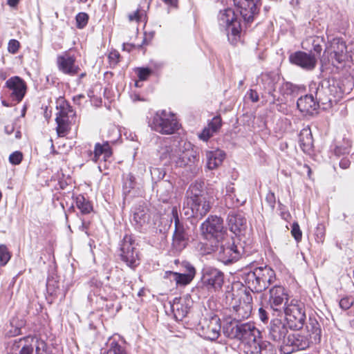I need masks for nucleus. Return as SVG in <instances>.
Here are the masks:
<instances>
[{"mask_svg": "<svg viewBox=\"0 0 354 354\" xmlns=\"http://www.w3.org/2000/svg\"><path fill=\"white\" fill-rule=\"evenodd\" d=\"M165 154L169 158V162L178 167H184L198 160V153L191 142L183 140L167 147Z\"/></svg>", "mask_w": 354, "mask_h": 354, "instance_id": "1", "label": "nucleus"}, {"mask_svg": "<svg viewBox=\"0 0 354 354\" xmlns=\"http://www.w3.org/2000/svg\"><path fill=\"white\" fill-rule=\"evenodd\" d=\"M243 279L252 292H261L274 282L276 275L270 267H259L252 271L244 272Z\"/></svg>", "mask_w": 354, "mask_h": 354, "instance_id": "2", "label": "nucleus"}, {"mask_svg": "<svg viewBox=\"0 0 354 354\" xmlns=\"http://www.w3.org/2000/svg\"><path fill=\"white\" fill-rule=\"evenodd\" d=\"M218 21L220 28L225 31L232 44L236 45L241 41L243 28L241 18L233 9L226 8L221 10L218 15Z\"/></svg>", "mask_w": 354, "mask_h": 354, "instance_id": "3", "label": "nucleus"}, {"mask_svg": "<svg viewBox=\"0 0 354 354\" xmlns=\"http://www.w3.org/2000/svg\"><path fill=\"white\" fill-rule=\"evenodd\" d=\"M225 301L235 320L240 322L250 316L252 310V297L249 292L244 291L239 297L233 291L228 290L225 292Z\"/></svg>", "mask_w": 354, "mask_h": 354, "instance_id": "4", "label": "nucleus"}, {"mask_svg": "<svg viewBox=\"0 0 354 354\" xmlns=\"http://www.w3.org/2000/svg\"><path fill=\"white\" fill-rule=\"evenodd\" d=\"M149 126L161 134L170 135L178 130L180 124L174 113L161 110L158 111L149 120Z\"/></svg>", "mask_w": 354, "mask_h": 354, "instance_id": "5", "label": "nucleus"}, {"mask_svg": "<svg viewBox=\"0 0 354 354\" xmlns=\"http://www.w3.org/2000/svg\"><path fill=\"white\" fill-rule=\"evenodd\" d=\"M282 310L286 316V321L290 329L299 330L303 328L306 320L304 304L299 299H292L285 303Z\"/></svg>", "mask_w": 354, "mask_h": 354, "instance_id": "6", "label": "nucleus"}, {"mask_svg": "<svg viewBox=\"0 0 354 354\" xmlns=\"http://www.w3.org/2000/svg\"><path fill=\"white\" fill-rule=\"evenodd\" d=\"M211 205L208 197L203 194H195L188 197L184 202L183 211L189 218H201L210 210Z\"/></svg>", "mask_w": 354, "mask_h": 354, "instance_id": "7", "label": "nucleus"}, {"mask_svg": "<svg viewBox=\"0 0 354 354\" xmlns=\"http://www.w3.org/2000/svg\"><path fill=\"white\" fill-rule=\"evenodd\" d=\"M137 244L131 234H126L120 246V257L123 262L131 269H135L140 264L139 253Z\"/></svg>", "mask_w": 354, "mask_h": 354, "instance_id": "8", "label": "nucleus"}, {"mask_svg": "<svg viewBox=\"0 0 354 354\" xmlns=\"http://www.w3.org/2000/svg\"><path fill=\"white\" fill-rule=\"evenodd\" d=\"M201 281L209 291H218L221 289L224 282L223 273L215 268L205 266L202 270Z\"/></svg>", "mask_w": 354, "mask_h": 354, "instance_id": "9", "label": "nucleus"}, {"mask_svg": "<svg viewBox=\"0 0 354 354\" xmlns=\"http://www.w3.org/2000/svg\"><path fill=\"white\" fill-rule=\"evenodd\" d=\"M259 335V330L252 323H245L236 324L232 327L228 337L233 339L242 340L243 346L245 343L257 341L256 337Z\"/></svg>", "mask_w": 354, "mask_h": 354, "instance_id": "10", "label": "nucleus"}, {"mask_svg": "<svg viewBox=\"0 0 354 354\" xmlns=\"http://www.w3.org/2000/svg\"><path fill=\"white\" fill-rule=\"evenodd\" d=\"M288 326L285 321L280 319H273L270 325L268 337L280 346L282 351L286 348L288 336Z\"/></svg>", "mask_w": 354, "mask_h": 354, "instance_id": "11", "label": "nucleus"}, {"mask_svg": "<svg viewBox=\"0 0 354 354\" xmlns=\"http://www.w3.org/2000/svg\"><path fill=\"white\" fill-rule=\"evenodd\" d=\"M221 320L217 316L203 319L197 328L200 335L206 339L214 341L221 334Z\"/></svg>", "mask_w": 354, "mask_h": 354, "instance_id": "12", "label": "nucleus"}, {"mask_svg": "<svg viewBox=\"0 0 354 354\" xmlns=\"http://www.w3.org/2000/svg\"><path fill=\"white\" fill-rule=\"evenodd\" d=\"M171 214L174 220L175 225L172 245L176 250L181 251L187 245L188 234L187 233L186 227L178 218L177 207H173Z\"/></svg>", "mask_w": 354, "mask_h": 354, "instance_id": "13", "label": "nucleus"}, {"mask_svg": "<svg viewBox=\"0 0 354 354\" xmlns=\"http://www.w3.org/2000/svg\"><path fill=\"white\" fill-rule=\"evenodd\" d=\"M201 228L206 239H218L224 232L223 221L217 216H210L202 223Z\"/></svg>", "mask_w": 354, "mask_h": 354, "instance_id": "14", "label": "nucleus"}, {"mask_svg": "<svg viewBox=\"0 0 354 354\" xmlns=\"http://www.w3.org/2000/svg\"><path fill=\"white\" fill-rule=\"evenodd\" d=\"M325 53L339 64L348 60V47L342 38H333L326 46Z\"/></svg>", "mask_w": 354, "mask_h": 354, "instance_id": "15", "label": "nucleus"}, {"mask_svg": "<svg viewBox=\"0 0 354 354\" xmlns=\"http://www.w3.org/2000/svg\"><path fill=\"white\" fill-rule=\"evenodd\" d=\"M269 292L268 304L270 308L277 313L278 315L282 314V310L286 306L285 303L290 301L285 288L281 286H274Z\"/></svg>", "mask_w": 354, "mask_h": 354, "instance_id": "16", "label": "nucleus"}, {"mask_svg": "<svg viewBox=\"0 0 354 354\" xmlns=\"http://www.w3.org/2000/svg\"><path fill=\"white\" fill-rule=\"evenodd\" d=\"M57 66L59 71L64 74L74 76L80 71L76 64V58L68 52H64L57 57Z\"/></svg>", "mask_w": 354, "mask_h": 354, "instance_id": "17", "label": "nucleus"}, {"mask_svg": "<svg viewBox=\"0 0 354 354\" xmlns=\"http://www.w3.org/2000/svg\"><path fill=\"white\" fill-rule=\"evenodd\" d=\"M289 60L306 71H312L317 65V57L311 52L297 51L290 55Z\"/></svg>", "mask_w": 354, "mask_h": 354, "instance_id": "18", "label": "nucleus"}, {"mask_svg": "<svg viewBox=\"0 0 354 354\" xmlns=\"http://www.w3.org/2000/svg\"><path fill=\"white\" fill-rule=\"evenodd\" d=\"M312 344H315L314 340L308 335L290 334L287 337V344L283 351L290 353L295 350H304Z\"/></svg>", "mask_w": 354, "mask_h": 354, "instance_id": "19", "label": "nucleus"}, {"mask_svg": "<svg viewBox=\"0 0 354 354\" xmlns=\"http://www.w3.org/2000/svg\"><path fill=\"white\" fill-rule=\"evenodd\" d=\"M183 265L186 270L185 273L167 271L165 272L164 277L176 281V285L185 286L189 283L195 276V268L188 262H183Z\"/></svg>", "mask_w": 354, "mask_h": 354, "instance_id": "20", "label": "nucleus"}, {"mask_svg": "<svg viewBox=\"0 0 354 354\" xmlns=\"http://www.w3.org/2000/svg\"><path fill=\"white\" fill-rule=\"evenodd\" d=\"M242 350L245 354H276L274 346L267 341L245 343Z\"/></svg>", "mask_w": 354, "mask_h": 354, "instance_id": "21", "label": "nucleus"}, {"mask_svg": "<svg viewBox=\"0 0 354 354\" xmlns=\"http://www.w3.org/2000/svg\"><path fill=\"white\" fill-rule=\"evenodd\" d=\"M6 86L12 91L10 97L13 100L19 102L24 98L26 91V82L19 77L14 76L6 82Z\"/></svg>", "mask_w": 354, "mask_h": 354, "instance_id": "22", "label": "nucleus"}, {"mask_svg": "<svg viewBox=\"0 0 354 354\" xmlns=\"http://www.w3.org/2000/svg\"><path fill=\"white\" fill-rule=\"evenodd\" d=\"M240 257L241 251L233 243L221 247L218 258L223 263L229 264L239 260Z\"/></svg>", "mask_w": 354, "mask_h": 354, "instance_id": "23", "label": "nucleus"}, {"mask_svg": "<svg viewBox=\"0 0 354 354\" xmlns=\"http://www.w3.org/2000/svg\"><path fill=\"white\" fill-rule=\"evenodd\" d=\"M37 340L36 338L28 337L15 341L12 346V354H33Z\"/></svg>", "mask_w": 354, "mask_h": 354, "instance_id": "24", "label": "nucleus"}, {"mask_svg": "<svg viewBox=\"0 0 354 354\" xmlns=\"http://www.w3.org/2000/svg\"><path fill=\"white\" fill-rule=\"evenodd\" d=\"M150 215L147 207L139 205L135 208L133 214V224L138 230L142 231L145 227L148 225Z\"/></svg>", "mask_w": 354, "mask_h": 354, "instance_id": "25", "label": "nucleus"}, {"mask_svg": "<svg viewBox=\"0 0 354 354\" xmlns=\"http://www.w3.org/2000/svg\"><path fill=\"white\" fill-rule=\"evenodd\" d=\"M297 105L301 113L309 115L313 114L319 107L318 102L315 100L313 93L299 97Z\"/></svg>", "mask_w": 354, "mask_h": 354, "instance_id": "26", "label": "nucleus"}, {"mask_svg": "<svg viewBox=\"0 0 354 354\" xmlns=\"http://www.w3.org/2000/svg\"><path fill=\"white\" fill-rule=\"evenodd\" d=\"M225 153L219 149L205 152L206 167L209 170H214L221 166L225 158Z\"/></svg>", "mask_w": 354, "mask_h": 354, "instance_id": "27", "label": "nucleus"}, {"mask_svg": "<svg viewBox=\"0 0 354 354\" xmlns=\"http://www.w3.org/2000/svg\"><path fill=\"white\" fill-rule=\"evenodd\" d=\"M112 155V150L108 141L103 144L96 143L92 160L97 162L100 160L106 161Z\"/></svg>", "mask_w": 354, "mask_h": 354, "instance_id": "28", "label": "nucleus"}, {"mask_svg": "<svg viewBox=\"0 0 354 354\" xmlns=\"http://www.w3.org/2000/svg\"><path fill=\"white\" fill-rule=\"evenodd\" d=\"M227 221L230 230L234 232V233L240 232L246 224V219L241 213L234 210L229 213Z\"/></svg>", "mask_w": 354, "mask_h": 354, "instance_id": "29", "label": "nucleus"}, {"mask_svg": "<svg viewBox=\"0 0 354 354\" xmlns=\"http://www.w3.org/2000/svg\"><path fill=\"white\" fill-rule=\"evenodd\" d=\"M299 146L302 151L310 153L313 147V140L309 129H304L299 133Z\"/></svg>", "mask_w": 354, "mask_h": 354, "instance_id": "30", "label": "nucleus"}, {"mask_svg": "<svg viewBox=\"0 0 354 354\" xmlns=\"http://www.w3.org/2000/svg\"><path fill=\"white\" fill-rule=\"evenodd\" d=\"M308 335L310 337L315 344H318L321 341L322 330L320 324L315 318L310 317L306 325Z\"/></svg>", "mask_w": 354, "mask_h": 354, "instance_id": "31", "label": "nucleus"}, {"mask_svg": "<svg viewBox=\"0 0 354 354\" xmlns=\"http://www.w3.org/2000/svg\"><path fill=\"white\" fill-rule=\"evenodd\" d=\"M171 308L176 320H182L187 314L189 308L180 299L175 298Z\"/></svg>", "mask_w": 354, "mask_h": 354, "instance_id": "32", "label": "nucleus"}, {"mask_svg": "<svg viewBox=\"0 0 354 354\" xmlns=\"http://www.w3.org/2000/svg\"><path fill=\"white\" fill-rule=\"evenodd\" d=\"M261 83L263 89L269 94L274 97V93L276 89L277 77L270 74L266 73L261 76Z\"/></svg>", "mask_w": 354, "mask_h": 354, "instance_id": "33", "label": "nucleus"}, {"mask_svg": "<svg viewBox=\"0 0 354 354\" xmlns=\"http://www.w3.org/2000/svg\"><path fill=\"white\" fill-rule=\"evenodd\" d=\"M315 88V98L318 102V104L319 103L321 104H326L328 102H331V99L327 96H325L324 94L327 93L328 90L327 88H324L323 86L322 85L317 86L315 84L310 86V91L313 92V89Z\"/></svg>", "mask_w": 354, "mask_h": 354, "instance_id": "34", "label": "nucleus"}, {"mask_svg": "<svg viewBox=\"0 0 354 354\" xmlns=\"http://www.w3.org/2000/svg\"><path fill=\"white\" fill-rule=\"evenodd\" d=\"M76 207L80 210L81 213L86 214L90 213L93 207L88 200L83 195H78L75 198Z\"/></svg>", "mask_w": 354, "mask_h": 354, "instance_id": "35", "label": "nucleus"}, {"mask_svg": "<svg viewBox=\"0 0 354 354\" xmlns=\"http://www.w3.org/2000/svg\"><path fill=\"white\" fill-rule=\"evenodd\" d=\"M107 346L106 354H127L125 348L115 339H109Z\"/></svg>", "mask_w": 354, "mask_h": 354, "instance_id": "36", "label": "nucleus"}, {"mask_svg": "<svg viewBox=\"0 0 354 354\" xmlns=\"http://www.w3.org/2000/svg\"><path fill=\"white\" fill-rule=\"evenodd\" d=\"M281 93L285 95H293L298 92V87L290 82H284L280 87Z\"/></svg>", "mask_w": 354, "mask_h": 354, "instance_id": "37", "label": "nucleus"}, {"mask_svg": "<svg viewBox=\"0 0 354 354\" xmlns=\"http://www.w3.org/2000/svg\"><path fill=\"white\" fill-rule=\"evenodd\" d=\"M57 122V132L59 136H65L68 131V121H65L64 119H55Z\"/></svg>", "mask_w": 354, "mask_h": 354, "instance_id": "38", "label": "nucleus"}, {"mask_svg": "<svg viewBox=\"0 0 354 354\" xmlns=\"http://www.w3.org/2000/svg\"><path fill=\"white\" fill-rule=\"evenodd\" d=\"M146 17V11L140 8H138L135 12L128 15L129 21L139 22L145 19Z\"/></svg>", "mask_w": 354, "mask_h": 354, "instance_id": "39", "label": "nucleus"}, {"mask_svg": "<svg viewBox=\"0 0 354 354\" xmlns=\"http://www.w3.org/2000/svg\"><path fill=\"white\" fill-rule=\"evenodd\" d=\"M89 17L86 12H80L75 17L76 26L79 29L84 28L88 24Z\"/></svg>", "mask_w": 354, "mask_h": 354, "instance_id": "40", "label": "nucleus"}, {"mask_svg": "<svg viewBox=\"0 0 354 354\" xmlns=\"http://www.w3.org/2000/svg\"><path fill=\"white\" fill-rule=\"evenodd\" d=\"M10 259V254L5 245H0V266L7 264Z\"/></svg>", "mask_w": 354, "mask_h": 354, "instance_id": "41", "label": "nucleus"}, {"mask_svg": "<svg viewBox=\"0 0 354 354\" xmlns=\"http://www.w3.org/2000/svg\"><path fill=\"white\" fill-rule=\"evenodd\" d=\"M69 113H73V110L69 106L66 104V106H61L56 115L55 119H64L65 121H68Z\"/></svg>", "mask_w": 354, "mask_h": 354, "instance_id": "42", "label": "nucleus"}, {"mask_svg": "<svg viewBox=\"0 0 354 354\" xmlns=\"http://www.w3.org/2000/svg\"><path fill=\"white\" fill-rule=\"evenodd\" d=\"M222 126V120L220 116H216L212 118L211 122L208 124V127L212 130L214 133L218 131Z\"/></svg>", "mask_w": 354, "mask_h": 354, "instance_id": "43", "label": "nucleus"}, {"mask_svg": "<svg viewBox=\"0 0 354 354\" xmlns=\"http://www.w3.org/2000/svg\"><path fill=\"white\" fill-rule=\"evenodd\" d=\"M152 179L153 180L159 181L162 180L165 176V171L163 169L158 167H152L150 170Z\"/></svg>", "mask_w": 354, "mask_h": 354, "instance_id": "44", "label": "nucleus"}, {"mask_svg": "<svg viewBox=\"0 0 354 354\" xmlns=\"http://www.w3.org/2000/svg\"><path fill=\"white\" fill-rule=\"evenodd\" d=\"M136 73L139 81H145L152 73V71L148 68H136Z\"/></svg>", "mask_w": 354, "mask_h": 354, "instance_id": "45", "label": "nucleus"}, {"mask_svg": "<svg viewBox=\"0 0 354 354\" xmlns=\"http://www.w3.org/2000/svg\"><path fill=\"white\" fill-rule=\"evenodd\" d=\"M23 159V154L20 151H15L9 156V161L12 165H17L21 163Z\"/></svg>", "mask_w": 354, "mask_h": 354, "instance_id": "46", "label": "nucleus"}, {"mask_svg": "<svg viewBox=\"0 0 354 354\" xmlns=\"http://www.w3.org/2000/svg\"><path fill=\"white\" fill-rule=\"evenodd\" d=\"M354 304V298L352 297H343L339 301V306L343 310L349 309Z\"/></svg>", "mask_w": 354, "mask_h": 354, "instance_id": "47", "label": "nucleus"}, {"mask_svg": "<svg viewBox=\"0 0 354 354\" xmlns=\"http://www.w3.org/2000/svg\"><path fill=\"white\" fill-rule=\"evenodd\" d=\"M291 234L295 239L299 242L301 239L302 233L297 223H294L292 225Z\"/></svg>", "mask_w": 354, "mask_h": 354, "instance_id": "48", "label": "nucleus"}, {"mask_svg": "<svg viewBox=\"0 0 354 354\" xmlns=\"http://www.w3.org/2000/svg\"><path fill=\"white\" fill-rule=\"evenodd\" d=\"M334 153L337 156L348 154L350 153V147L348 145L336 146L334 149Z\"/></svg>", "mask_w": 354, "mask_h": 354, "instance_id": "49", "label": "nucleus"}, {"mask_svg": "<svg viewBox=\"0 0 354 354\" xmlns=\"http://www.w3.org/2000/svg\"><path fill=\"white\" fill-rule=\"evenodd\" d=\"M19 42L16 39H11L8 42V50L12 54H15L19 48Z\"/></svg>", "mask_w": 354, "mask_h": 354, "instance_id": "50", "label": "nucleus"}, {"mask_svg": "<svg viewBox=\"0 0 354 354\" xmlns=\"http://www.w3.org/2000/svg\"><path fill=\"white\" fill-rule=\"evenodd\" d=\"M35 354H48L46 352V344L42 340H37Z\"/></svg>", "mask_w": 354, "mask_h": 354, "instance_id": "51", "label": "nucleus"}, {"mask_svg": "<svg viewBox=\"0 0 354 354\" xmlns=\"http://www.w3.org/2000/svg\"><path fill=\"white\" fill-rule=\"evenodd\" d=\"M214 134L212 130L207 127L203 130L202 133L199 135V138L203 141H207Z\"/></svg>", "mask_w": 354, "mask_h": 354, "instance_id": "52", "label": "nucleus"}, {"mask_svg": "<svg viewBox=\"0 0 354 354\" xmlns=\"http://www.w3.org/2000/svg\"><path fill=\"white\" fill-rule=\"evenodd\" d=\"M120 53L117 50L111 51L109 55V59L111 64L116 65L120 60Z\"/></svg>", "mask_w": 354, "mask_h": 354, "instance_id": "53", "label": "nucleus"}, {"mask_svg": "<svg viewBox=\"0 0 354 354\" xmlns=\"http://www.w3.org/2000/svg\"><path fill=\"white\" fill-rule=\"evenodd\" d=\"M315 235L317 236V240L318 242H322L323 238L324 236V227L322 225H319L315 231Z\"/></svg>", "mask_w": 354, "mask_h": 354, "instance_id": "54", "label": "nucleus"}, {"mask_svg": "<svg viewBox=\"0 0 354 354\" xmlns=\"http://www.w3.org/2000/svg\"><path fill=\"white\" fill-rule=\"evenodd\" d=\"M259 317L260 320L263 323H267L269 319L268 312L263 308L259 309Z\"/></svg>", "mask_w": 354, "mask_h": 354, "instance_id": "55", "label": "nucleus"}, {"mask_svg": "<svg viewBox=\"0 0 354 354\" xmlns=\"http://www.w3.org/2000/svg\"><path fill=\"white\" fill-rule=\"evenodd\" d=\"M266 201L268 203V205L270 206L271 208H274L275 205V196L273 192H269L266 197Z\"/></svg>", "mask_w": 354, "mask_h": 354, "instance_id": "56", "label": "nucleus"}, {"mask_svg": "<svg viewBox=\"0 0 354 354\" xmlns=\"http://www.w3.org/2000/svg\"><path fill=\"white\" fill-rule=\"evenodd\" d=\"M248 95L249 98L251 100L252 102H257L259 101V95H258L257 92L255 90L250 89L248 91Z\"/></svg>", "mask_w": 354, "mask_h": 354, "instance_id": "57", "label": "nucleus"}, {"mask_svg": "<svg viewBox=\"0 0 354 354\" xmlns=\"http://www.w3.org/2000/svg\"><path fill=\"white\" fill-rule=\"evenodd\" d=\"M351 165V161L347 157H344L339 161V167L344 169H346L349 167Z\"/></svg>", "mask_w": 354, "mask_h": 354, "instance_id": "58", "label": "nucleus"}, {"mask_svg": "<svg viewBox=\"0 0 354 354\" xmlns=\"http://www.w3.org/2000/svg\"><path fill=\"white\" fill-rule=\"evenodd\" d=\"M132 178H133V177L131 176L129 177V179L128 180H127L124 184V189L126 192H129L131 189H132L133 187V182Z\"/></svg>", "mask_w": 354, "mask_h": 354, "instance_id": "59", "label": "nucleus"}, {"mask_svg": "<svg viewBox=\"0 0 354 354\" xmlns=\"http://www.w3.org/2000/svg\"><path fill=\"white\" fill-rule=\"evenodd\" d=\"M15 131V127L12 124H7L6 127H5V132L8 134V135H10L12 134Z\"/></svg>", "mask_w": 354, "mask_h": 354, "instance_id": "60", "label": "nucleus"}, {"mask_svg": "<svg viewBox=\"0 0 354 354\" xmlns=\"http://www.w3.org/2000/svg\"><path fill=\"white\" fill-rule=\"evenodd\" d=\"M313 50L315 53H317V55H319L322 50V48L319 44H315V41H314L313 42Z\"/></svg>", "mask_w": 354, "mask_h": 354, "instance_id": "61", "label": "nucleus"}, {"mask_svg": "<svg viewBox=\"0 0 354 354\" xmlns=\"http://www.w3.org/2000/svg\"><path fill=\"white\" fill-rule=\"evenodd\" d=\"M348 61L354 62V47H353V49L352 46L350 47L349 50H348Z\"/></svg>", "mask_w": 354, "mask_h": 354, "instance_id": "62", "label": "nucleus"}, {"mask_svg": "<svg viewBox=\"0 0 354 354\" xmlns=\"http://www.w3.org/2000/svg\"><path fill=\"white\" fill-rule=\"evenodd\" d=\"M167 5L171 6H176L177 5L178 0H162Z\"/></svg>", "mask_w": 354, "mask_h": 354, "instance_id": "63", "label": "nucleus"}, {"mask_svg": "<svg viewBox=\"0 0 354 354\" xmlns=\"http://www.w3.org/2000/svg\"><path fill=\"white\" fill-rule=\"evenodd\" d=\"M19 0H8L7 3L10 7H16L19 3Z\"/></svg>", "mask_w": 354, "mask_h": 354, "instance_id": "64", "label": "nucleus"}]
</instances>
